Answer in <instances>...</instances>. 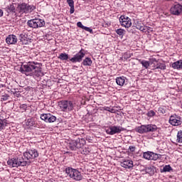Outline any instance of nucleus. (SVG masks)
Masks as SVG:
<instances>
[{"instance_id": "obj_11", "label": "nucleus", "mask_w": 182, "mask_h": 182, "mask_svg": "<svg viewBox=\"0 0 182 182\" xmlns=\"http://www.w3.org/2000/svg\"><path fill=\"white\" fill-rule=\"evenodd\" d=\"M119 23L121 26L126 28V29H129V28L132 27V18H129V16H121L119 17Z\"/></svg>"}, {"instance_id": "obj_13", "label": "nucleus", "mask_w": 182, "mask_h": 182, "mask_svg": "<svg viewBox=\"0 0 182 182\" xmlns=\"http://www.w3.org/2000/svg\"><path fill=\"white\" fill-rule=\"evenodd\" d=\"M168 123L171 124V126H181V117L174 114L169 117Z\"/></svg>"}, {"instance_id": "obj_24", "label": "nucleus", "mask_w": 182, "mask_h": 182, "mask_svg": "<svg viewBox=\"0 0 182 182\" xmlns=\"http://www.w3.org/2000/svg\"><path fill=\"white\" fill-rule=\"evenodd\" d=\"M166 63H158L156 66H154V69H161V70H166Z\"/></svg>"}, {"instance_id": "obj_45", "label": "nucleus", "mask_w": 182, "mask_h": 182, "mask_svg": "<svg viewBox=\"0 0 182 182\" xmlns=\"http://www.w3.org/2000/svg\"><path fill=\"white\" fill-rule=\"evenodd\" d=\"M70 14H74L75 13V6H73L71 7H70Z\"/></svg>"}, {"instance_id": "obj_4", "label": "nucleus", "mask_w": 182, "mask_h": 182, "mask_svg": "<svg viewBox=\"0 0 182 182\" xmlns=\"http://www.w3.org/2000/svg\"><path fill=\"white\" fill-rule=\"evenodd\" d=\"M65 173L68 174L70 178L75 180V181H80L83 178L82 173L77 169H75L72 167H67L65 168Z\"/></svg>"}, {"instance_id": "obj_5", "label": "nucleus", "mask_w": 182, "mask_h": 182, "mask_svg": "<svg viewBox=\"0 0 182 182\" xmlns=\"http://www.w3.org/2000/svg\"><path fill=\"white\" fill-rule=\"evenodd\" d=\"M28 163L29 162L23 160V159L19 158H13L9 159L7 161V164L9 167H25V166H28Z\"/></svg>"}, {"instance_id": "obj_26", "label": "nucleus", "mask_w": 182, "mask_h": 182, "mask_svg": "<svg viewBox=\"0 0 182 182\" xmlns=\"http://www.w3.org/2000/svg\"><path fill=\"white\" fill-rule=\"evenodd\" d=\"M115 32L121 38H123L124 36V35H126V30H124L123 28H118V29L115 30Z\"/></svg>"}, {"instance_id": "obj_43", "label": "nucleus", "mask_w": 182, "mask_h": 182, "mask_svg": "<svg viewBox=\"0 0 182 182\" xmlns=\"http://www.w3.org/2000/svg\"><path fill=\"white\" fill-rule=\"evenodd\" d=\"M28 106L26 104H23L20 106V109H23V110H26Z\"/></svg>"}, {"instance_id": "obj_34", "label": "nucleus", "mask_w": 182, "mask_h": 182, "mask_svg": "<svg viewBox=\"0 0 182 182\" xmlns=\"http://www.w3.org/2000/svg\"><path fill=\"white\" fill-rule=\"evenodd\" d=\"M158 112H159V113H161V114H164L167 112V109L166 108L165 106H162L158 109Z\"/></svg>"}, {"instance_id": "obj_30", "label": "nucleus", "mask_w": 182, "mask_h": 182, "mask_svg": "<svg viewBox=\"0 0 182 182\" xmlns=\"http://www.w3.org/2000/svg\"><path fill=\"white\" fill-rule=\"evenodd\" d=\"M171 170H173V168H171L170 165H166L165 166H164L163 170H161V173L170 172L171 171Z\"/></svg>"}, {"instance_id": "obj_18", "label": "nucleus", "mask_w": 182, "mask_h": 182, "mask_svg": "<svg viewBox=\"0 0 182 182\" xmlns=\"http://www.w3.org/2000/svg\"><path fill=\"white\" fill-rule=\"evenodd\" d=\"M121 167H124V168H133L134 165L133 164V161L129 159H125L122 162L120 163Z\"/></svg>"}, {"instance_id": "obj_29", "label": "nucleus", "mask_w": 182, "mask_h": 182, "mask_svg": "<svg viewBox=\"0 0 182 182\" xmlns=\"http://www.w3.org/2000/svg\"><path fill=\"white\" fill-rule=\"evenodd\" d=\"M157 63H159L157 62V60L156 58L151 59L150 66H151L152 70H156V69H157V68H154V66H157Z\"/></svg>"}, {"instance_id": "obj_10", "label": "nucleus", "mask_w": 182, "mask_h": 182, "mask_svg": "<svg viewBox=\"0 0 182 182\" xmlns=\"http://www.w3.org/2000/svg\"><path fill=\"white\" fill-rule=\"evenodd\" d=\"M86 53L85 50L82 48L77 53H76L73 58L70 59V62L72 63H80L83 60V58H85Z\"/></svg>"}, {"instance_id": "obj_20", "label": "nucleus", "mask_w": 182, "mask_h": 182, "mask_svg": "<svg viewBox=\"0 0 182 182\" xmlns=\"http://www.w3.org/2000/svg\"><path fill=\"white\" fill-rule=\"evenodd\" d=\"M171 68H173V69H176L177 70L182 69V60L173 63L171 64Z\"/></svg>"}, {"instance_id": "obj_8", "label": "nucleus", "mask_w": 182, "mask_h": 182, "mask_svg": "<svg viewBox=\"0 0 182 182\" xmlns=\"http://www.w3.org/2000/svg\"><path fill=\"white\" fill-rule=\"evenodd\" d=\"M27 25L29 26V28L38 29V28H42V26H45V21L41 18H33L28 20L27 21Z\"/></svg>"}, {"instance_id": "obj_6", "label": "nucleus", "mask_w": 182, "mask_h": 182, "mask_svg": "<svg viewBox=\"0 0 182 182\" xmlns=\"http://www.w3.org/2000/svg\"><path fill=\"white\" fill-rule=\"evenodd\" d=\"M86 144V140L83 138H78L76 140H73L70 142V149L76 150L77 149H83Z\"/></svg>"}, {"instance_id": "obj_21", "label": "nucleus", "mask_w": 182, "mask_h": 182, "mask_svg": "<svg viewBox=\"0 0 182 182\" xmlns=\"http://www.w3.org/2000/svg\"><path fill=\"white\" fill-rule=\"evenodd\" d=\"M77 26L81 28V29H84V31H86L87 32H90V33H93V30L92 28L83 26L80 21L77 23Z\"/></svg>"}, {"instance_id": "obj_31", "label": "nucleus", "mask_w": 182, "mask_h": 182, "mask_svg": "<svg viewBox=\"0 0 182 182\" xmlns=\"http://www.w3.org/2000/svg\"><path fill=\"white\" fill-rule=\"evenodd\" d=\"M145 172L147 174H150V176H153V174H154V170H153V168H151V166L145 168Z\"/></svg>"}, {"instance_id": "obj_9", "label": "nucleus", "mask_w": 182, "mask_h": 182, "mask_svg": "<svg viewBox=\"0 0 182 182\" xmlns=\"http://www.w3.org/2000/svg\"><path fill=\"white\" fill-rule=\"evenodd\" d=\"M23 156L27 160H33L39 157V152L35 149H27L23 153Z\"/></svg>"}, {"instance_id": "obj_25", "label": "nucleus", "mask_w": 182, "mask_h": 182, "mask_svg": "<svg viewBox=\"0 0 182 182\" xmlns=\"http://www.w3.org/2000/svg\"><path fill=\"white\" fill-rule=\"evenodd\" d=\"M6 11L7 14H11V12H14L15 14V6L14 4H10L6 7Z\"/></svg>"}, {"instance_id": "obj_23", "label": "nucleus", "mask_w": 182, "mask_h": 182, "mask_svg": "<svg viewBox=\"0 0 182 182\" xmlns=\"http://www.w3.org/2000/svg\"><path fill=\"white\" fill-rule=\"evenodd\" d=\"M139 63H141V65H142L143 68H144L145 69H149L150 65H151V61H147L146 60H141L139 59L138 60Z\"/></svg>"}, {"instance_id": "obj_39", "label": "nucleus", "mask_w": 182, "mask_h": 182, "mask_svg": "<svg viewBox=\"0 0 182 182\" xmlns=\"http://www.w3.org/2000/svg\"><path fill=\"white\" fill-rule=\"evenodd\" d=\"M138 30L140 31L141 32H143L144 33H146V26H141L140 27L138 26Z\"/></svg>"}, {"instance_id": "obj_17", "label": "nucleus", "mask_w": 182, "mask_h": 182, "mask_svg": "<svg viewBox=\"0 0 182 182\" xmlns=\"http://www.w3.org/2000/svg\"><path fill=\"white\" fill-rule=\"evenodd\" d=\"M17 42L18 38H16V36L14 34L9 35L6 38V43L7 45H16Z\"/></svg>"}, {"instance_id": "obj_12", "label": "nucleus", "mask_w": 182, "mask_h": 182, "mask_svg": "<svg viewBox=\"0 0 182 182\" xmlns=\"http://www.w3.org/2000/svg\"><path fill=\"white\" fill-rule=\"evenodd\" d=\"M124 129L120 126H111L109 127L107 129H106L107 134H110V136H113V134H119V133H122Z\"/></svg>"}, {"instance_id": "obj_3", "label": "nucleus", "mask_w": 182, "mask_h": 182, "mask_svg": "<svg viewBox=\"0 0 182 182\" xmlns=\"http://www.w3.org/2000/svg\"><path fill=\"white\" fill-rule=\"evenodd\" d=\"M35 9H36V6L33 4L30 5L29 4L26 3L19 4L17 6V11L21 15H23V14L26 15L27 14H32Z\"/></svg>"}, {"instance_id": "obj_40", "label": "nucleus", "mask_w": 182, "mask_h": 182, "mask_svg": "<svg viewBox=\"0 0 182 182\" xmlns=\"http://www.w3.org/2000/svg\"><path fill=\"white\" fill-rule=\"evenodd\" d=\"M89 153H90V151L89 150V148H85L82 151L81 154H89Z\"/></svg>"}, {"instance_id": "obj_2", "label": "nucleus", "mask_w": 182, "mask_h": 182, "mask_svg": "<svg viewBox=\"0 0 182 182\" xmlns=\"http://www.w3.org/2000/svg\"><path fill=\"white\" fill-rule=\"evenodd\" d=\"M58 106L61 112L69 113V112H72L76 107V103L72 100H63L58 102Z\"/></svg>"}, {"instance_id": "obj_44", "label": "nucleus", "mask_w": 182, "mask_h": 182, "mask_svg": "<svg viewBox=\"0 0 182 182\" xmlns=\"http://www.w3.org/2000/svg\"><path fill=\"white\" fill-rule=\"evenodd\" d=\"M145 29H146V30H145V33H146V32H148V33H150V31H151V27H149V26H145Z\"/></svg>"}, {"instance_id": "obj_19", "label": "nucleus", "mask_w": 182, "mask_h": 182, "mask_svg": "<svg viewBox=\"0 0 182 182\" xmlns=\"http://www.w3.org/2000/svg\"><path fill=\"white\" fill-rule=\"evenodd\" d=\"M126 80H127V79L124 76L117 77L116 78V83L118 86H123L124 83H126Z\"/></svg>"}, {"instance_id": "obj_42", "label": "nucleus", "mask_w": 182, "mask_h": 182, "mask_svg": "<svg viewBox=\"0 0 182 182\" xmlns=\"http://www.w3.org/2000/svg\"><path fill=\"white\" fill-rule=\"evenodd\" d=\"M67 3L70 7L75 6V1L73 0H67Z\"/></svg>"}, {"instance_id": "obj_47", "label": "nucleus", "mask_w": 182, "mask_h": 182, "mask_svg": "<svg viewBox=\"0 0 182 182\" xmlns=\"http://www.w3.org/2000/svg\"><path fill=\"white\" fill-rule=\"evenodd\" d=\"M1 87H4V85H1Z\"/></svg>"}, {"instance_id": "obj_46", "label": "nucleus", "mask_w": 182, "mask_h": 182, "mask_svg": "<svg viewBox=\"0 0 182 182\" xmlns=\"http://www.w3.org/2000/svg\"><path fill=\"white\" fill-rule=\"evenodd\" d=\"M1 16H4V11H2V9H0V18H1Z\"/></svg>"}, {"instance_id": "obj_7", "label": "nucleus", "mask_w": 182, "mask_h": 182, "mask_svg": "<svg viewBox=\"0 0 182 182\" xmlns=\"http://www.w3.org/2000/svg\"><path fill=\"white\" fill-rule=\"evenodd\" d=\"M157 130V126L153 124L141 125L136 129L137 133L143 134V133H149L150 132H156Z\"/></svg>"}, {"instance_id": "obj_16", "label": "nucleus", "mask_w": 182, "mask_h": 182, "mask_svg": "<svg viewBox=\"0 0 182 182\" xmlns=\"http://www.w3.org/2000/svg\"><path fill=\"white\" fill-rule=\"evenodd\" d=\"M182 12V6L181 4H175L173 7L171 9V13L172 15H176L178 16Z\"/></svg>"}, {"instance_id": "obj_14", "label": "nucleus", "mask_w": 182, "mask_h": 182, "mask_svg": "<svg viewBox=\"0 0 182 182\" xmlns=\"http://www.w3.org/2000/svg\"><path fill=\"white\" fill-rule=\"evenodd\" d=\"M144 159L146 160H158L159 158L161 157V155L158 154H154V152L147 151L144 152L143 154Z\"/></svg>"}, {"instance_id": "obj_48", "label": "nucleus", "mask_w": 182, "mask_h": 182, "mask_svg": "<svg viewBox=\"0 0 182 182\" xmlns=\"http://www.w3.org/2000/svg\"><path fill=\"white\" fill-rule=\"evenodd\" d=\"M0 87H1V84H0Z\"/></svg>"}, {"instance_id": "obj_41", "label": "nucleus", "mask_w": 182, "mask_h": 182, "mask_svg": "<svg viewBox=\"0 0 182 182\" xmlns=\"http://www.w3.org/2000/svg\"><path fill=\"white\" fill-rule=\"evenodd\" d=\"M128 150H129V151H130V153H134V151H136V146H129Z\"/></svg>"}, {"instance_id": "obj_38", "label": "nucleus", "mask_w": 182, "mask_h": 182, "mask_svg": "<svg viewBox=\"0 0 182 182\" xmlns=\"http://www.w3.org/2000/svg\"><path fill=\"white\" fill-rule=\"evenodd\" d=\"M103 109L107 112H109V113H114V109H110L109 107H104Z\"/></svg>"}, {"instance_id": "obj_15", "label": "nucleus", "mask_w": 182, "mask_h": 182, "mask_svg": "<svg viewBox=\"0 0 182 182\" xmlns=\"http://www.w3.org/2000/svg\"><path fill=\"white\" fill-rule=\"evenodd\" d=\"M41 120H44L46 123H54L56 122V117L51 114H42L41 115Z\"/></svg>"}, {"instance_id": "obj_33", "label": "nucleus", "mask_w": 182, "mask_h": 182, "mask_svg": "<svg viewBox=\"0 0 182 182\" xmlns=\"http://www.w3.org/2000/svg\"><path fill=\"white\" fill-rule=\"evenodd\" d=\"M176 141L177 143H182V131L181 130L178 132Z\"/></svg>"}, {"instance_id": "obj_1", "label": "nucleus", "mask_w": 182, "mask_h": 182, "mask_svg": "<svg viewBox=\"0 0 182 182\" xmlns=\"http://www.w3.org/2000/svg\"><path fill=\"white\" fill-rule=\"evenodd\" d=\"M38 63L35 62H28L26 64L21 65L19 71L26 75V76H33V77H40L42 75V70L36 66Z\"/></svg>"}, {"instance_id": "obj_22", "label": "nucleus", "mask_w": 182, "mask_h": 182, "mask_svg": "<svg viewBox=\"0 0 182 182\" xmlns=\"http://www.w3.org/2000/svg\"><path fill=\"white\" fill-rule=\"evenodd\" d=\"M92 63H93V61H92V58L89 57H86L82 62L83 66H92Z\"/></svg>"}, {"instance_id": "obj_32", "label": "nucleus", "mask_w": 182, "mask_h": 182, "mask_svg": "<svg viewBox=\"0 0 182 182\" xmlns=\"http://www.w3.org/2000/svg\"><path fill=\"white\" fill-rule=\"evenodd\" d=\"M7 124L6 119H0V132L1 130H4V126H6Z\"/></svg>"}, {"instance_id": "obj_28", "label": "nucleus", "mask_w": 182, "mask_h": 182, "mask_svg": "<svg viewBox=\"0 0 182 182\" xmlns=\"http://www.w3.org/2000/svg\"><path fill=\"white\" fill-rule=\"evenodd\" d=\"M58 59L60 60H68L69 59V55L66 53H61L58 56Z\"/></svg>"}, {"instance_id": "obj_35", "label": "nucleus", "mask_w": 182, "mask_h": 182, "mask_svg": "<svg viewBox=\"0 0 182 182\" xmlns=\"http://www.w3.org/2000/svg\"><path fill=\"white\" fill-rule=\"evenodd\" d=\"M8 99H9V95L8 94H4L1 95V102H6Z\"/></svg>"}, {"instance_id": "obj_36", "label": "nucleus", "mask_w": 182, "mask_h": 182, "mask_svg": "<svg viewBox=\"0 0 182 182\" xmlns=\"http://www.w3.org/2000/svg\"><path fill=\"white\" fill-rule=\"evenodd\" d=\"M156 116V112L154 110H150L147 113V117H153Z\"/></svg>"}, {"instance_id": "obj_37", "label": "nucleus", "mask_w": 182, "mask_h": 182, "mask_svg": "<svg viewBox=\"0 0 182 182\" xmlns=\"http://www.w3.org/2000/svg\"><path fill=\"white\" fill-rule=\"evenodd\" d=\"M134 26L135 28H136V29L139 28V27H141V23L139 21H136L134 23Z\"/></svg>"}, {"instance_id": "obj_27", "label": "nucleus", "mask_w": 182, "mask_h": 182, "mask_svg": "<svg viewBox=\"0 0 182 182\" xmlns=\"http://www.w3.org/2000/svg\"><path fill=\"white\" fill-rule=\"evenodd\" d=\"M20 42H21L22 45H28V38L22 33L20 34Z\"/></svg>"}]
</instances>
